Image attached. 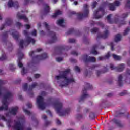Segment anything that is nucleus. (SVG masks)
I'll return each instance as SVG.
<instances>
[{"label":"nucleus","instance_id":"864d4df0","mask_svg":"<svg viewBox=\"0 0 130 130\" xmlns=\"http://www.w3.org/2000/svg\"><path fill=\"white\" fill-rule=\"evenodd\" d=\"M122 114H124V113H122V112L118 113L116 115V117L120 118V117H121L122 116Z\"/></svg>","mask_w":130,"mask_h":130},{"label":"nucleus","instance_id":"4d7b16f0","mask_svg":"<svg viewBox=\"0 0 130 130\" xmlns=\"http://www.w3.org/2000/svg\"><path fill=\"white\" fill-rule=\"evenodd\" d=\"M74 69L75 71H76V72H78V73H80L81 72V69H80V68H79V67L78 66H75Z\"/></svg>","mask_w":130,"mask_h":130},{"label":"nucleus","instance_id":"412c9836","mask_svg":"<svg viewBox=\"0 0 130 130\" xmlns=\"http://www.w3.org/2000/svg\"><path fill=\"white\" fill-rule=\"evenodd\" d=\"M113 121L114 123H115V124H116V125L118 126V127L122 128V127H124V126L123 124L121 123V121L119 120L114 119L113 120Z\"/></svg>","mask_w":130,"mask_h":130},{"label":"nucleus","instance_id":"72a5a7b5","mask_svg":"<svg viewBox=\"0 0 130 130\" xmlns=\"http://www.w3.org/2000/svg\"><path fill=\"white\" fill-rule=\"evenodd\" d=\"M111 16H112V14H109L107 16V21L109 24H113V21L111 20Z\"/></svg>","mask_w":130,"mask_h":130},{"label":"nucleus","instance_id":"37998d69","mask_svg":"<svg viewBox=\"0 0 130 130\" xmlns=\"http://www.w3.org/2000/svg\"><path fill=\"white\" fill-rule=\"evenodd\" d=\"M99 31V29L96 27H94L91 30V33H97Z\"/></svg>","mask_w":130,"mask_h":130},{"label":"nucleus","instance_id":"f03ea898","mask_svg":"<svg viewBox=\"0 0 130 130\" xmlns=\"http://www.w3.org/2000/svg\"><path fill=\"white\" fill-rule=\"evenodd\" d=\"M54 106L57 114L60 116H63L66 114H69L71 112V109L70 108H67L64 111L62 110L63 104L60 102L59 99L57 100L54 103Z\"/></svg>","mask_w":130,"mask_h":130},{"label":"nucleus","instance_id":"39448f33","mask_svg":"<svg viewBox=\"0 0 130 130\" xmlns=\"http://www.w3.org/2000/svg\"><path fill=\"white\" fill-rule=\"evenodd\" d=\"M13 97V93L10 91H7L3 96L2 100V106L0 107V111L2 110H8V100H10Z\"/></svg>","mask_w":130,"mask_h":130},{"label":"nucleus","instance_id":"f3484780","mask_svg":"<svg viewBox=\"0 0 130 130\" xmlns=\"http://www.w3.org/2000/svg\"><path fill=\"white\" fill-rule=\"evenodd\" d=\"M38 86V84L37 83L35 82L31 85L29 86L28 88V92H29V95L30 97H33L34 96V94L33 93V91H32L34 88Z\"/></svg>","mask_w":130,"mask_h":130},{"label":"nucleus","instance_id":"a211bd4d","mask_svg":"<svg viewBox=\"0 0 130 130\" xmlns=\"http://www.w3.org/2000/svg\"><path fill=\"white\" fill-rule=\"evenodd\" d=\"M9 8L14 7L15 9L19 8V3L17 1L13 2V0H9L8 4Z\"/></svg>","mask_w":130,"mask_h":130},{"label":"nucleus","instance_id":"5fc2aeb1","mask_svg":"<svg viewBox=\"0 0 130 130\" xmlns=\"http://www.w3.org/2000/svg\"><path fill=\"white\" fill-rule=\"evenodd\" d=\"M27 73V70H26V69H25V68H23L22 70L21 71V74L22 75H25V74Z\"/></svg>","mask_w":130,"mask_h":130},{"label":"nucleus","instance_id":"79ce46f5","mask_svg":"<svg viewBox=\"0 0 130 130\" xmlns=\"http://www.w3.org/2000/svg\"><path fill=\"white\" fill-rule=\"evenodd\" d=\"M109 57H110V52H108L104 56V58L105 59H109Z\"/></svg>","mask_w":130,"mask_h":130},{"label":"nucleus","instance_id":"0eeeda50","mask_svg":"<svg viewBox=\"0 0 130 130\" xmlns=\"http://www.w3.org/2000/svg\"><path fill=\"white\" fill-rule=\"evenodd\" d=\"M43 25L45 26L46 30H47L49 35H51V40H50L47 44H52V43H54L57 41V37H56V34L53 31H50V29L49 27V25H48V24L46 22H44L43 23Z\"/></svg>","mask_w":130,"mask_h":130},{"label":"nucleus","instance_id":"4468645a","mask_svg":"<svg viewBox=\"0 0 130 130\" xmlns=\"http://www.w3.org/2000/svg\"><path fill=\"white\" fill-rule=\"evenodd\" d=\"M13 24V20L11 18H6L5 20V24H2L0 27V30H4L5 27L6 26H11Z\"/></svg>","mask_w":130,"mask_h":130},{"label":"nucleus","instance_id":"c85d7f7f","mask_svg":"<svg viewBox=\"0 0 130 130\" xmlns=\"http://www.w3.org/2000/svg\"><path fill=\"white\" fill-rule=\"evenodd\" d=\"M108 6L110 11H115L116 10V7L113 3L109 4Z\"/></svg>","mask_w":130,"mask_h":130},{"label":"nucleus","instance_id":"13d9d810","mask_svg":"<svg viewBox=\"0 0 130 130\" xmlns=\"http://www.w3.org/2000/svg\"><path fill=\"white\" fill-rule=\"evenodd\" d=\"M9 31H5V32H4V33H3V37L4 38H7V37H8V32Z\"/></svg>","mask_w":130,"mask_h":130},{"label":"nucleus","instance_id":"f257e3e1","mask_svg":"<svg viewBox=\"0 0 130 130\" xmlns=\"http://www.w3.org/2000/svg\"><path fill=\"white\" fill-rule=\"evenodd\" d=\"M70 72H71L70 69H67L64 71L62 72V74L56 76L55 78L58 80V81L62 79L65 80V82L62 81L60 83L59 87H61V88L67 87V86H68L70 83L75 82V80L73 79V78H68V74H70Z\"/></svg>","mask_w":130,"mask_h":130},{"label":"nucleus","instance_id":"c9c22d12","mask_svg":"<svg viewBox=\"0 0 130 130\" xmlns=\"http://www.w3.org/2000/svg\"><path fill=\"white\" fill-rule=\"evenodd\" d=\"M83 115L81 114H77L76 115V119H77V120H81V119H83Z\"/></svg>","mask_w":130,"mask_h":130},{"label":"nucleus","instance_id":"7c9ffc66","mask_svg":"<svg viewBox=\"0 0 130 130\" xmlns=\"http://www.w3.org/2000/svg\"><path fill=\"white\" fill-rule=\"evenodd\" d=\"M96 24L99 26H100L102 28V29H103L104 27H105V25L101 22H98V23L95 22V21H92L91 22V25H96Z\"/></svg>","mask_w":130,"mask_h":130},{"label":"nucleus","instance_id":"dca6fc26","mask_svg":"<svg viewBox=\"0 0 130 130\" xmlns=\"http://www.w3.org/2000/svg\"><path fill=\"white\" fill-rule=\"evenodd\" d=\"M18 54L19 56L18 59L17 60L18 67L20 68H23V63H22L21 60H22V59H23V57H24V54L22 53L21 51H19Z\"/></svg>","mask_w":130,"mask_h":130},{"label":"nucleus","instance_id":"9b49d317","mask_svg":"<svg viewBox=\"0 0 130 130\" xmlns=\"http://www.w3.org/2000/svg\"><path fill=\"white\" fill-rule=\"evenodd\" d=\"M37 103L39 109L43 110L45 109V103H44V99L42 96H39L37 98Z\"/></svg>","mask_w":130,"mask_h":130},{"label":"nucleus","instance_id":"3c124183","mask_svg":"<svg viewBox=\"0 0 130 130\" xmlns=\"http://www.w3.org/2000/svg\"><path fill=\"white\" fill-rule=\"evenodd\" d=\"M12 123V120L9 119L7 120V125L8 127H11L12 125H11V123Z\"/></svg>","mask_w":130,"mask_h":130},{"label":"nucleus","instance_id":"cd10ccee","mask_svg":"<svg viewBox=\"0 0 130 130\" xmlns=\"http://www.w3.org/2000/svg\"><path fill=\"white\" fill-rule=\"evenodd\" d=\"M121 40V35L120 34H117L115 37V42H119Z\"/></svg>","mask_w":130,"mask_h":130},{"label":"nucleus","instance_id":"774afa93","mask_svg":"<svg viewBox=\"0 0 130 130\" xmlns=\"http://www.w3.org/2000/svg\"><path fill=\"white\" fill-rule=\"evenodd\" d=\"M26 106H27V107L29 108H32V104L28 103L26 104Z\"/></svg>","mask_w":130,"mask_h":130},{"label":"nucleus","instance_id":"473e14b6","mask_svg":"<svg viewBox=\"0 0 130 130\" xmlns=\"http://www.w3.org/2000/svg\"><path fill=\"white\" fill-rule=\"evenodd\" d=\"M61 14H62L61 11L58 10L53 15H52L51 17L52 18H56L57 16L61 15Z\"/></svg>","mask_w":130,"mask_h":130},{"label":"nucleus","instance_id":"680f3d73","mask_svg":"<svg viewBox=\"0 0 130 130\" xmlns=\"http://www.w3.org/2000/svg\"><path fill=\"white\" fill-rule=\"evenodd\" d=\"M0 119H2L4 121H7V119L4 116H2L0 115Z\"/></svg>","mask_w":130,"mask_h":130},{"label":"nucleus","instance_id":"58836bf2","mask_svg":"<svg viewBox=\"0 0 130 130\" xmlns=\"http://www.w3.org/2000/svg\"><path fill=\"white\" fill-rule=\"evenodd\" d=\"M113 4L115 5V7H119L120 6V2L117 0L115 1Z\"/></svg>","mask_w":130,"mask_h":130},{"label":"nucleus","instance_id":"69168bd1","mask_svg":"<svg viewBox=\"0 0 130 130\" xmlns=\"http://www.w3.org/2000/svg\"><path fill=\"white\" fill-rule=\"evenodd\" d=\"M95 68H98V65H92L90 68H89V69H91V70H94Z\"/></svg>","mask_w":130,"mask_h":130},{"label":"nucleus","instance_id":"bb28decb","mask_svg":"<svg viewBox=\"0 0 130 130\" xmlns=\"http://www.w3.org/2000/svg\"><path fill=\"white\" fill-rule=\"evenodd\" d=\"M64 23V19H59L57 21V24L59 26H60V27H62V28H64L65 26L63 25V23Z\"/></svg>","mask_w":130,"mask_h":130},{"label":"nucleus","instance_id":"a878e982","mask_svg":"<svg viewBox=\"0 0 130 130\" xmlns=\"http://www.w3.org/2000/svg\"><path fill=\"white\" fill-rule=\"evenodd\" d=\"M97 47H98V45H93L90 53L97 55V54H98V52L96 50L97 49Z\"/></svg>","mask_w":130,"mask_h":130},{"label":"nucleus","instance_id":"9d476101","mask_svg":"<svg viewBox=\"0 0 130 130\" xmlns=\"http://www.w3.org/2000/svg\"><path fill=\"white\" fill-rule=\"evenodd\" d=\"M72 48V47H69L64 45H60L57 46L55 47V50L56 52H57V54H58L59 55H60L61 54H62V52L64 51V50H69V49H71Z\"/></svg>","mask_w":130,"mask_h":130},{"label":"nucleus","instance_id":"aec40b11","mask_svg":"<svg viewBox=\"0 0 130 130\" xmlns=\"http://www.w3.org/2000/svg\"><path fill=\"white\" fill-rule=\"evenodd\" d=\"M109 34V31L108 30H106L104 31L103 34H98V38H103V39H106L107 37H108V35Z\"/></svg>","mask_w":130,"mask_h":130},{"label":"nucleus","instance_id":"6e6d98bb","mask_svg":"<svg viewBox=\"0 0 130 130\" xmlns=\"http://www.w3.org/2000/svg\"><path fill=\"white\" fill-rule=\"evenodd\" d=\"M31 35H32V36H37V31H36V29H34V30L31 32Z\"/></svg>","mask_w":130,"mask_h":130},{"label":"nucleus","instance_id":"2f4dec72","mask_svg":"<svg viewBox=\"0 0 130 130\" xmlns=\"http://www.w3.org/2000/svg\"><path fill=\"white\" fill-rule=\"evenodd\" d=\"M77 30H75L74 28H71L69 29V30L66 32L67 35H70V34H73V33H75V34H77Z\"/></svg>","mask_w":130,"mask_h":130},{"label":"nucleus","instance_id":"5701e85b","mask_svg":"<svg viewBox=\"0 0 130 130\" xmlns=\"http://www.w3.org/2000/svg\"><path fill=\"white\" fill-rule=\"evenodd\" d=\"M122 79H123V77L122 75L120 74L118 76V85L119 87H122L123 86V82H122Z\"/></svg>","mask_w":130,"mask_h":130},{"label":"nucleus","instance_id":"49530a36","mask_svg":"<svg viewBox=\"0 0 130 130\" xmlns=\"http://www.w3.org/2000/svg\"><path fill=\"white\" fill-rule=\"evenodd\" d=\"M97 5H98V3H97V2L96 1L93 2L91 5V7L92 9H94V8H96V6H97Z\"/></svg>","mask_w":130,"mask_h":130},{"label":"nucleus","instance_id":"4be33fe9","mask_svg":"<svg viewBox=\"0 0 130 130\" xmlns=\"http://www.w3.org/2000/svg\"><path fill=\"white\" fill-rule=\"evenodd\" d=\"M17 17L19 20H24L25 22H28V18L26 17V16L21 15V13H20V12H18L17 14Z\"/></svg>","mask_w":130,"mask_h":130},{"label":"nucleus","instance_id":"b1692460","mask_svg":"<svg viewBox=\"0 0 130 130\" xmlns=\"http://www.w3.org/2000/svg\"><path fill=\"white\" fill-rule=\"evenodd\" d=\"M18 109H19V107L17 106L13 107L11 109L9 112L13 115H16V114H17V112H18Z\"/></svg>","mask_w":130,"mask_h":130},{"label":"nucleus","instance_id":"a18cd8bd","mask_svg":"<svg viewBox=\"0 0 130 130\" xmlns=\"http://www.w3.org/2000/svg\"><path fill=\"white\" fill-rule=\"evenodd\" d=\"M109 45L111 47L112 51H113L114 50V43L113 42H111L110 43Z\"/></svg>","mask_w":130,"mask_h":130},{"label":"nucleus","instance_id":"603ef678","mask_svg":"<svg viewBox=\"0 0 130 130\" xmlns=\"http://www.w3.org/2000/svg\"><path fill=\"white\" fill-rule=\"evenodd\" d=\"M68 42L69 43H75V42H76V40H75V39H69Z\"/></svg>","mask_w":130,"mask_h":130},{"label":"nucleus","instance_id":"8fccbe9b","mask_svg":"<svg viewBox=\"0 0 130 130\" xmlns=\"http://www.w3.org/2000/svg\"><path fill=\"white\" fill-rule=\"evenodd\" d=\"M90 118H91V119H93V118H95V113L93 112H90L89 115Z\"/></svg>","mask_w":130,"mask_h":130},{"label":"nucleus","instance_id":"09e8293b","mask_svg":"<svg viewBox=\"0 0 130 130\" xmlns=\"http://www.w3.org/2000/svg\"><path fill=\"white\" fill-rule=\"evenodd\" d=\"M127 94V91L125 90L119 93L120 96H124Z\"/></svg>","mask_w":130,"mask_h":130},{"label":"nucleus","instance_id":"4c0bfd02","mask_svg":"<svg viewBox=\"0 0 130 130\" xmlns=\"http://www.w3.org/2000/svg\"><path fill=\"white\" fill-rule=\"evenodd\" d=\"M9 69L10 71H12V72H14L15 70H16V68L14 67V64H9Z\"/></svg>","mask_w":130,"mask_h":130},{"label":"nucleus","instance_id":"1a4fd4ad","mask_svg":"<svg viewBox=\"0 0 130 130\" xmlns=\"http://www.w3.org/2000/svg\"><path fill=\"white\" fill-rule=\"evenodd\" d=\"M104 15H105V9H104V7H100L93 13V17L95 19H101Z\"/></svg>","mask_w":130,"mask_h":130},{"label":"nucleus","instance_id":"338daca9","mask_svg":"<svg viewBox=\"0 0 130 130\" xmlns=\"http://www.w3.org/2000/svg\"><path fill=\"white\" fill-rule=\"evenodd\" d=\"M71 54L72 55H76V56H78V53H77L76 51L71 52Z\"/></svg>","mask_w":130,"mask_h":130},{"label":"nucleus","instance_id":"6e6552de","mask_svg":"<svg viewBox=\"0 0 130 130\" xmlns=\"http://www.w3.org/2000/svg\"><path fill=\"white\" fill-rule=\"evenodd\" d=\"M85 85L86 87L84 88V89L82 90V93L83 95L80 98L79 102L81 103L83 101H84L87 97H89V94L86 93H87V90H92L93 89V86L90 85V84L88 83H85Z\"/></svg>","mask_w":130,"mask_h":130},{"label":"nucleus","instance_id":"a19ab883","mask_svg":"<svg viewBox=\"0 0 130 130\" xmlns=\"http://www.w3.org/2000/svg\"><path fill=\"white\" fill-rule=\"evenodd\" d=\"M23 109L24 112H25V113L26 114H27V115H31V114H32V113H31V112H30V111H28L24 108H23Z\"/></svg>","mask_w":130,"mask_h":130},{"label":"nucleus","instance_id":"ea45409f","mask_svg":"<svg viewBox=\"0 0 130 130\" xmlns=\"http://www.w3.org/2000/svg\"><path fill=\"white\" fill-rule=\"evenodd\" d=\"M4 84V80L0 79V96L2 95V87Z\"/></svg>","mask_w":130,"mask_h":130},{"label":"nucleus","instance_id":"f8f14e48","mask_svg":"<svg viewBox=\"0 0 130 130\" xmlns=\"http://www.w3.org/2000/svg\"><path fill=\"white\" fill-rule=\"evenodd\" d=\"M84 59V62H85L86 67H88V63L87 62H96V58L95 57H91L85 54L83 56Z\"/></svg>","mask_w":130,"mask_h":130},{"label":"nucleus","instance_id":"6ab92c4d","mask_svg":"<svg viewBox=\"0 0 130 130\" xmlns=\"http://www.w3.org/2000/svg\"><path fill=\"white\" fill-rule=\"evenodd\" d=\"M12 37L15 39V40H18L20 38V34L16 30H12V33L11 34Z\"/></svg>","mask_w":130,"mask_h":130},{"label":"nucleus","instance_id":"423d86ee","mask_svg":"<svg viewBox=\"0 0 130 130\" xmlns=\"http://www.w3.org/2000/svg\"><path fill=\"white\" fill-rule=\"evenodd\" d=\"M83 8L84 9V14L77 13L75 11H72L70 12L71 15H76L78 20H82L84 18H87L89 15V6L88 4H84Z\"/></svg>","mask_w":130,"mask_h":130},{"label":"nucleus","instance_id":"bf43d9fd","mask_svg":"<svg viewBox=\"0 0 130 130\" xmlns=\"http://www.w3.org/2000/svg\"><path fill=\"white\" fill-rule=\"evenodd\" d=\"M127 17H128V13L123 14V15H122L123 19H125V18H127Z\"/></svg>","mask_w":130,"mask_h":130},{"label":"nucleus","instance_id":"2eb2a0df","mask_svg":"<svg viewBox=\"0 0 130 130\" xmlns=\"http://www.w3.org/2000/svg\"><path fill=\"white\" fill-rule=\"evenodd\" d=\"M13 127L15 130H24V125L20 121H16Z\"/></svg>","mask_w":130,"mask_h":130},{"label":"nucleus","instance_id":"052dcab7","mask_svg":"<svg viewBox=\"0 0 130 130\" xmlns=\"http://www.w3.org/2000/svg\"><path fill=\"white\" fill-rule=\"evenodd\" d=\"M56 60L58 62H60V61H62V58H61V57L56 58Z\"/></svg>","mask_w":130,"mask_h":130},{"label":"nucleus","instance_id":"e2e57ef3","mask_svg":"<svg viewBox=\"0 0 130 130\" xmlns=\"http://www.w3.org/2000/svg\"><path fill=\"white\" fill-rule=\"evenodd\" d=\"M29 3H32L31 0H24V5H28Z\"/></svg>","mask_w":130,"mask_h":130},{"label":"nucleus","instance_id":"20e7f679","mask_svg":"<svg viewBox=\"0 0 130 130\" xmlns=\"http://www.w3.org/2000/svg\"><path fill=\"white\" fill-rule=\"evenodd\" d=\"M23 34L26 37V40L25 41H24V40H20L19 43V48L23 49V48H24V44L26 46H28L30 43L35 44V40L29 36V32L27 30H24Z\"/></svg>","mask_w":130,"mask_h":130},{"label":"nucleus","instance_id":"de8ad7c7","mask_svg":"<svg viewBox=\"0 0 130 130\" xmlns=\"http://www.w3.org/2000/svg\"><path fill=\"white\" fill-rule=\"evenodd\" d=\"M130 29L129 27H127L123 33V35L125 36L127 34H128V32H129Z\"/></svg>","mask_w":130,"mask_h":130},{"label":"nucleus","instance_id":"f704fd0d","mask_svg":"<svg viewBox=\"0 0 130 130\" xmlns=\"http://www.w3.org/2000/svg\"><path fill=\"white\" fill-rule=\"evenodd\" d=\"M112 56L113 57V59L115 60H120L121 59V57L119 56H117L114 54L112 55Z\"/></svg>","mask_w":130,"mask_h":130},{"label":"nucleus","instance_id":"e433bc0d","mask_svg":"<svg viewBox=\"0 0 130 130\" xmlns=\"http://www.w3.org/2000/svg\"><path fill=\"white\" fill-rule=\"evenodd\" d=\"M7 59V56H6V54H3L2 56L0 57V61H4V60H6Z\"/></svg>","mask_w":130,"mask_h":130},{"label":"nucleus","instance_id":"0e129e2a","mask_svg":"<svg viewBox=\"0 0 130 130\" xmlns=\"http://www.w3.org/2000/svg\"><path fill=\"white\" fill-rule=\"evenodd\" d=\"M125 7H127V8H129L130 9V0H128L127 1V4H126Z\"/></svg>","mask_w":130,"mask_h":130},{"label":"nucleus","instance_id":"7ed1b4c3","mask_svg":"<svg viewBox=\"0 0 130 130\" xmlns=\"http://www.w3.org/2000/svg\"><path fill=\"white\" fill-rule=\"evenodd\" d=\"M40 51H42V49L38 48L36 49V51H32L29 53V56L32 57L33 61H35V62H33V63H36L37 61H39V60H43V59H46V58L48 57L47 54L46 53H44L41 55H35V52H40Z\"/></svg>","mask_w":130,"mask_h":130},{"label":"nucleus","instance_id":"c03bdc74","mask_svg":"<svg viewBox=\"0 0 130 130\" xmlns=\"http://www.w3.org/2000/svg\"><path fill=\"white\" fill-rule=\"evenodd\" d=\"M23 89L24 91H27L28 89V83H24L23 85Z\"/></svg>","mask_w":130,"mask_h":130},{"label":"nucleus","instance_id":"c756f323","mask_svg":"<svg viewBox=\"0 0 130 130\" xmlns=\"http://www.w3.org/2000/svg\"><path fill=\"white\" fill-rule=\"evenodd\" d=\"M104 70H105L104 71H97L96 75H97L98 77H99V76H100L101 74H104V73H106V72H107V71H108V69H107V66H106Z\"/></svg>","mask_w":130,"mask_h":130},{"label":"nucleus","instance_id":"393cba45","mask_svg":"<svg viewBox=\"0 0 130 130\" xmlns=\"http://www.w3.org/2000/svg\"><path fill=\"white\" fill-rule=\"evenodd\" d=\"M44 12L45 15H47L50 12V8L48 5L45 4L44 7Z\"/></svg>","mask_w":130,"mask_h":130},{"label":"nucleus","instance_id":"ddd939ff","mask_svg":"<svg viewBox=\"0 0 130 130\" xmlns=\"http://www.w3.org/2000/svg\"><path fill=\"white\" fill-rule=\"evenodd\" d=\"M110 68L112 71H116V72H122L124 70V64H120L117 67H115L113 64H110Z\"/></svg>","mask_w":130,"mask_h":130}]
</instances>
